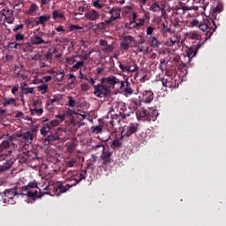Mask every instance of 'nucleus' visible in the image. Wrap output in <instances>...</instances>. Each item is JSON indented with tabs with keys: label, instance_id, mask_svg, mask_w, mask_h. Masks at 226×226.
Segmentation results:
<instances>
[{
	"label": "nucleus",
	"instance_id": "nucleus-1",
	"mask_svg": "<svg viewBox=\"0 0 226 226\" xmlns=\"http://www.w3.org/2000/svg\"><path fill=\"white\" fill-rule=\"evenodd\" d=\"M119 83L120 80L115 76L102 78L101 84L94 86V95L99 99L109 98L113 95L114 87Z\"/></svg>",
	"mask_w": 226,
	"mask_h": 226
},
{
	"label": "nucleus",
	"instance_id": "nucleus-2",
	"mask_svg": "<svg viewBox=\"0 0 226 226\" xmlns=\"http://www.w3.org/2000/svg\"><path fill=\"white\" fill-rule=\"evenodd\" d=\"M189 26L190 27L198 26L200 31H202V33H205L206 37L204 39V41H207V40H209V38H211V36L214 34V33L217 29L216 23L211 18H209L208 19H203L201 23H200V21L197 19H192L189 23Z\"/></svg>",
	"mask_w": 226,
	"mask_h": 226
},
{
	"label": "nucleus",
	"instance_id": "nucleus-3",
	"mask_svg": "<svg viewBox=\"0 0 226 226\" xmlns=\"http://www.w3.org/2000/svg\"><path fill=\"white\" fill-rule=\"evenodd\" d=\"M159 117V112L156 109H144L140 108L136 111V118L142 122H155Z\"/></svg>",
	"mask_w": 226,
	"mask_h": 226
},
{
	"label": "nucleus",
	"instance_id": "nucleus-4",
	"mask_svg": "<svg viewBox=\"0 0 226 226\" xmlns=\"http://www.w3.org/2000/svg\"><path fill=\"white\" fill-rule=\"evenodd\" d=\"M121 120L122 117L118 116V113L111 115V117L109 115L102 117V124L106 125L108 132L111 133L117 132L121 128Z\"/></svg>",
	"mask_w": 226,
	"mask_h": 226
},
{
	"label": "nucleus",
	"instance_id": "nucleus-5",
	"mask_svg": "<svg viewBox=\"0 0 226 226\" xmlns=\"http://www.w3.org/2000/svg\"><path fill=\"white\" fill-rule=\"evenodd\" d=\"M20 192H22V196H27L28 198L39 199L47 194L38 188V185L35 182H30L27 185L22 186Z\"/></svg>",
	"mask_w": 226,
	"mask_h": 226
},
{
	"label": "nucleus",
	"instance_id": "nucleus-6",
	"mask_svg": "<svg viewBox=\"0 0 226 226\" xmlns=\"http://www.w3.org/2000/svg\"><path fill=\"white\" fill-rule=\"evenodd\" d=\"M0 195L2 196L4 204L15 205V198L17 196H22L21 188L15 187L11 189H5V191L1 192Z\"/></svg>",
	"mask_w": 226,
	"mask_h": 226
},
{
	"label": "nucleus",
	"instance_id": "nucleus-7",
	"mask_svg": "<svg viewBox=\"0 0 226 226\" xmlns=\"http://www.w3.org/2000/svg\"><path fill=\"white\" fill-rule=\"evenodd\" d=\"M71 187L72 185L70 184H67L65 185L63 184L53 185L49 183V185L44 188V194L53 197L59 196L62 193H65Z\"/></svg>",
	"mask_w": 226,
	"mask_h": 226
},
{
	"label": "nucleus",
	"instance_id": "nucleus-8",
	"mask_svg": "<svg viewBox=\"0 0 226 226\" xmlns=\"http://www.w3.org/2000/svg\"><path fill=\"white\" fill-rule=\"evenodd\" d=\"M118 68L123 73L127 72L132 74L139 71V67L135 62H132V60H125L124 64L118 62Z\"/></svg>",
	"mask_w": 226,
	"mask_h": 226
},
{
	"label": "nucleus",
	"instance_id": "nucleus-9",
	"mask_svg": "<svg viewBox=\"0 0 226 226\" xmlns=\"http://www.w3.org/2000/svg\"><path fill=\"white\" fill-rule=\"evenodd\" d=\"M111 109L123 120L130 117V114L127 112V107L124 102H116L113 106H111Z\"/></svg>",
	"mask_w": 226,
	"mask_h": 226
},
{
	"label": "nucleus",
	"instance_id": "nucleus-10",
	"mask_svg": "<svg viewBox=\"0 0 226 226\" xmlns=\"http://www.w3.org/2000/svg\"><path fill=\"white\" fill-rule=\"evenodd\" d=\"M113 162L112 152L109 150L102 152L99 157V162H97V168L107 169Z\"/></svg>",
	"mask_w": 226,
	"mask_h": 226
},
{
	"label": "nucleus",
	"instance_id": "nucleus-11",
	"mask_svg": "<svg viewBox=\"0 0 226 226\" xmlns=\"http://www.w3.org/2000/svg\"><path fill=\"white\" fill-rule=\"evenodd\" d=\"M87 170H81L79 172L76 173V176H72L71 177H65V180L69 182H74L70 185L71 187L76 186L81 181L87 178Z\"/></svg>",
	"mask_w": 226,
	"mask_h": 226
},
{
	"label": "nucleus",
	"instance_id": "nucleus-12",
	"mask_svg": "<svg viewBox=\"0 0 226 226\" xmlns=\"http://www.w3.org/2000/svg\"><path fill=\"white\" fill-rule=\"evenodd\" d=\"M34 133L31 131L21 132L17 134V138L25 144H32L34 140Z\"/></svg>",
	"mask_w": 226,
	"mask_h": 226
},
{
	"label": "nucleus",
	"instance_id": "nucleus-13",
	"mask_svg": "<svg viewBox=\"0 0 226 226\" xmlns=\"http://www.w3.org/2000/svg\"><path fill=\"white\" fill-rule=\"evenodd\" d=\"M203 43H205V41L202 42L200 41L197 45L191 46L186 49V56L189 59H192L197 55L199 49L202 47Z\"/></svg>",
	"mask_w": 226,
	"mask_h": 226
},
{
	"label": "nucleus",
	"instance_id": "nucleus-14",
	"mask_svg": "<svg viewBox=\"0 0 226 226\" xmlns=\"http://www.w3.org/2000/svg\"><path fill=\"white\" fill-rule=\"evenodd\" d=\"M135 38L132 35H124L122 36V41L120 42V49L122 50H128L130 49V44L132 41H134Z\"/></svg>",
	"mask_w": 226,
	"mask_h": 226
},
{
	"label": "nucleus",
	"instance_id": "nucleus-15",
	"mask_svg": "<svg viewBox=\"0 0 226 226\" xmlns=\"http://www.w3.org/2000/svg\"><path fill=\"white\" fill-rule=\"evenodd\" d=\"M154 100V92L153 91H143L141 102L146 104H149Z\"/></svg>",
	"mask_w": 226,
	"mask_h": 226
},
{
	"label": "nucleus",
	"instance_id": "nucleus-16",
	"mask_svg": "<svg viewBox=\"0 0 226 226\" xmlns=\"http://www.w3.org/2000/svg\"><path fill=\"white\" fill-rule=\"evenodd\" d=\"M59 132H56V134H50L48 135L45 139L46 142H48V144H54L56 141L58 142H63L64 141V138L61 137L60 135H58Z\"/></svg>",
	"mask_w": 226,
	"mask_h": 226
},
{
	"label": "nucleus",
	"instance_id": "nucleus-17",
	"mask_svg": "<svg viewBox=\"0 0 226 226\" xmlns=\"http://www.w3.org/2000/svg\"><path fill=\"white\" fill-rule=\"evenodd\" d=\"M109 14L111 15L109 17V20H111V22H115V20H117V19L120 18L121 8L117 7V6L111 8V10H109Z\"/></svg>",
	"mask_w": 226,
	"mask_h": 226
},
{
	"label": "nucleus",
	"instance_id": "nucleus-18",
	"mask_svg": "<svg viewBox=\"0 0 226 226\" xmlns=\"http://www.w3.org/2000/svg\"><path fill=\"white\" fill-rule=\"evenodd\" d=\"M161 83L163 87L170 88V89L176 88V85H177L176 81H174V79L171 78H169V79L162 78L161 79Z\"/></svg>",
	"mask_w": 226,
	"mask_h": 226
},
{
	"label": "nucleus",
	"instance_id": "nucleus-19",
	"mask_svg": "<svg viewBox=\"0 0 226 226\" xmlns=\"http://www.w3.org/2000/svg\"><path fill=\"white\" fill-rule=\"evenodd\" d=\"M99 160L100 158L96 154H92V157L88 159V163H87V166L90 170H95L96 168H98Z\"/></svg>",
	"mask_w": 226,
	"mask_h": 226
},
{
	"label": "nucleus",
	"instance_id": "nucleus-20",
	"mask_svg": "<svg viewBox=\"0 0 226 226\" xmlns=\"http://www.w3.org/2000/svg\"><path fill=\"white\" fill-rule=\"evenodd\" d=\"M100 17V12L96 10H90L88 12L85 13V19H87V20H98Z\"/></svg>",
	"mask_w": 226,
	"mask_h": 226
},
{
	"label": "nucleus",
	"instance_id": "nucleus-21",
	"mask_svg": "<svg viewBox=\"0 0 226 226\" xmlns=\"http://www.w3.org/2000/svg\"><path fill=\"white\" fill-rule=\"evenodd\" d=\"M42 104V102L41 100H37L34 102V106L36 108L31 109L32 116H41L43 114V109L42 107L38 109L37 106Z\"/></svg>",
	"mask_w": 226,
	"mask_h": 226
},
{
	"label": "nucleus",
	"instance_id": "nucleus-22",
	"mask_svg": "<svg viewBox=\"0 0 226 226\" xmlns=\"http://www.w3.org/2000/svg\"><path fill=\"white\" fill-rule=\"evenodd\" d=\"M13 79H22L23 80H27L28 76L21 73L20 67L19 65H14V74L12 76Z\"/></svg>",
	"mask_w": 226,
	"mask_h": 226
},
{
	"label": "nucleus",
	"instance_id": "nucleus-23",
	"mask_svg": "<svg viewBox=\"0 0 226 226\" xmlns=\"http://www.w3.org/2000/svg\"><path fill=\"white\" fill-rule=\"evenodd\" d=\"M147 41L152 49H158L161 46V41L156 36H150Z\"/></svg>",
	"mask_w": 226,
	"mask_h": 226
},
{
	"label": "nucleus",
	"instance_id": "nucleus-24",
	"mask_svg": "<svg viewBox=\"0 0 226 226\" xmlns=\"http://www.w3.org/2000/svg\"><path fill=\"white\" fill-rule=\"evenodd\" d=\"M61 101V97L54 95L53 98H50L48 102H47V106L46 108L49 110H52L54 109V106L53 104L56 102H59Z\"/></svg>",
	"mask_w": 226,
	"mask_h": 226
},
{
	"label": "nucleus",
	"instance_id": "nucleus-25",
	"mask_svg": "<svg viewBox=\"0 0 226 226\" xmlns=\"http://www.w3.org/2000/svg\"><path fill=\"white\" fill-rule=\"evenodd\" d=\"M28 84L26 82H24L21 84L20 89L23 93V94L27 95L28 94H34V87H27Z\"/></svg>",
	"mask_w": 226,
	"mask_h": 226
},
{
	"label": "nucleus",
	"instance_id": "nucleus-26",
	"mask_svg": "<svg viewBox=\"0 0 226 226\" xmlns=\"http://www.w3.org/2000/svg\"><path fill=\"white\" fill-rule=\"evenodd\" d=\"M13 165V162L11 160H7L3 165H0V173H4L9 171Z\"/></svg>",
	"mask_w": 226,
	"mask_h": 226
},
{
	"label": "nucleus",
	"instance_id": "nucleus-27",
	"mask_svg": "<svg viewBox=\"0 0 226 226\" xmlns=\"http://www.w3.org/2000/svg\"><path fill=\"white\" fill-rule=\"evenodd\" d=\"M33 45L39 46L44 43L48 45L49 41H44L39 34H35L34 36V40L32 41Z\"/></svg>",
	"mask_w": 226,
	"mask_h": 226
},
{
	"label": "nucleus",
	"instance_id": "nucleus-28",
	"mask_svg": "<svg viewBox=\"0 0 226 226\" xmlns=\"http://www.w3.org/2000/svg\"><path fill=\"white\" fill-rule=\"evenodd\" d=\"M138 131V124H130L126 127V133L124 134L126 137H129Z\"/></svg>",
	"mask_w": 226,
	"mask_h": 226
},
{
	"label": "nucleus",
	"instance_id": "nucleus-29",
	"mask_svg": "<svg viewBox=\"0 0 226 226\" xmlns=\"http://www.w3.org/2000/svg\"><path fill=\"white\" fill-rule=\"evenodd\" d=\"M50 19L49 15H42L41 17L35 18L36 20V26H44L45 22H49Z\"/></svg>",
	"mask_w": 226,
	"mask_h": 226
},
{
	"label": "nucleus",
	"instance_id": "nucleus-30",
	"mask_svg": "<svg viewBox=\"0 0 226 226\" xmlns=\"http://www.w3.org/2000/svg\"><path fill=\"white\" fill-rule=\"evenodd\" d=\"M50 130H51V127L49 126V124L45 120L41 129V134L46 137L47 134L49 133Z\"/></svg>",
	"mask_w": 226,
	"mask_h": 226
},
{
	"label": "nucleus",
	"instance_id": "nucleus-31",
	"mask_svg": "<svg viewBox=\"0 0 226 226\" xmlns=\"http://www.w3.org/2000/svg\"><path fill=\"white\" fill-rule=\"evenodd\" d=\"M141 106L140 100H133L130 103L129 109L132 110V113L135 112Z\"/></svg>",
	"mask_w": 226,
	"mask_h": 226
},
{
	"label": "nucleus",
	"instance_id": "nucleus-32",
	"mask_svg": "<svg viewBox=\"0 0 226 226\" xmlns=\"http://www.w3.org/2000/svg\"><path fill=\"white\" fill-rule=\"evenodd\" d=\"M188 38L191 40H201V34L200 32L192 31L187 34Z\"/></svg>",
	"mask_w": 226,
	"mask_h": 226
},
{
	"label": "nucleus",
	"instance_id": "nucleus-33",
	"mask_svg": "<svg viewBox=\"0 0 226 226\" xmlns=\"http://www.w3.org/2000/svg\"><path fill=\"white\" fill-rule=\"evenodd\" d=\"M113 26V23L109 19H104V22L99 23V29H107V27H110Z\"/></svg>",
	"mask_w": 226,
	"mask_h": 226
},
{
	"label": "nucleus",
	"instance_id": "nucleus-34",
	"mask_svg": "<svg viewBox=\"0 0 226 226\" xmlns=\"http://www.w3.org/2000/svg\"><path fill=\"white\" fill-rule=\"evenodd\" d=\"M17 101L15 98H4V106H17L16 104Z\"/></svg>",
	"mask_w": 226,
	"mask_h": 226
},
{
	"label": "nucleus",
	"instance_id": "nucleus-35",
	"mask_svg": "<svg viewBox=\"0 0 226 226\" xmlns=\"http://www.w3.org/2000/svg\"><path fill=\"white\" fill-rule=\"evenodd\" d=\"M92 6H94V8H97L98 10H102V8L105 6V4L102 0H92Z\"/></svg>",
	"mask_w": 226,
	"mask_h": 226
},
{
	"label": "nucleus",
	"instance_id": "nucleus-36",
	"mask_svg": "<svg viewBox=\"0 0 226 226\" xmlns=\"http://www.w3.org/2000/svg\"><path fill=\"white\" fill-rule=\"evenodd\" d=\"M92 150L94 152H99L101 154L105 153V146L103 144H99L92 147Z\"/></svg>",
	"mask_w": 226,
	"mask_h": 226
},
{
	"label": "nucleus",
	"instance_id": "nucleus-37",
	"mask_svg": "<svg viewBox=\"0 0 226 226\" xmlns=\"http://www.w3.org/2000/svg\"><path fill=\"white\" fill-rule=\"evenodd\" d=\"M161 6L157 3H153L149 6V11H153V13H157V11H160Z\"/></svg>",
	"mask_w": 226,
	"mask_h": 226
},
{
	"label": "nucleus",
	"instance_id": "nucleus-38",
	"mask_svg": "<svg viewBox=\"0 0 226 226\" xmlns=\"http://www.w3.org/2000/svg\"><path fill=\"white\" fill-rule=\"evenodd\" d=\"M53 19L56 20V19H60L62 20H64L66 18L64 13H60L57 10H55L52 13Z\"/></svg>",
	"mask_w": 226,
	"mask_h": 226
},
{
	"label": "nucleus",
	"instance_id": "nucleus-39",
	"mask_svg": "<svg viewBox=\"0 0 226 226\" xmlns=\"http://www.w3.org/2000/svg\"><path fill=\"white\" fill-rule=\"evenodd\" d=\"M92 132L95 134L102 133L103 132V126L102 124L92 126Z\"/></svg>",
	"mask_w": 226,
	"mask_h": 226
},
{
	"label": "nucleus",
	"instance_id": "nucleus-40",
	"mask_svg": "<svg viewBox=\"0 0 226 226\" xmlns=\"http://www.w3.org/2000/svg\"><path fill=\"white\" fill-rule=\"evenodd\" d=\"M25 156L27 158V159H30V160H35L37 159V154L36 153H34V151H26L25 152Z\"/></svg>",
	"mask_w": 226,
	"mask_h": 226
},
{
	"label": "nucleus",
	"instance_id": "nucleus-41",
	"mask_svg": "<svg viewBox=\"0 0 226 226\" xmlns=\"http://www.w3.org/2000/svg\"><path fill=\"white\" fill-rule=\"evenodd\" d=\"M124 92L126 96L132 95L134 93L133 89L130 87L129 83H126V86L124 88Z\"/></svg>",
	"mask_w": 226,
	"mask_h": 226
},
{
	"label": "nucleus",
	"instance_id": "nucleus-42",
	"mask_svg": "<svg viewBox=\"0 0 226 226\" xmlns=\"http://www.w3.org/2000/svg\"><path fill=\"white\" fill-rule=\"evenodd\" d=\"M10 147V141L9 140H4L0 144V154H2L5 149L9 148Z\"/></svg>",
	"mask_w": 226,
	"mask_h": 226
},
{
	"label": "nucleus",
	"instance_id": "nucleus-43",
	"mask_svg": "<svg viewBox=\"0 0 226 226\" xmlns=\"http://www.w3.org/2000/svg\"><path fill=\"white\" fill-rule=\"evenodd\" d=\"M77 166V160L72 159L69 161H65V168H73Z\"/></svg>",
	"mask_w": 226,
	"mask_h": 226
},
{
	"label": "nucleus",
	"instance_id": "nucleus-44",
	"mask_svg": "<svg viewBox=\"0 0 226 226\" xmlns=\"http://www.w3.org/2000/svg\"><path fill=\"white\" fill-rule=\"evenodd\" d=\"M82 66H84V61H79L74 65H72V69H71V72H76V71Z\"/></svg>",
	"mask_w": 226,
	"mask_h": 226
},
{
	"label": "nucleus",
	"instance_id": "nucleus-45",
	"mask_svg": "<svg viewBox=\"0 0 226 226\" xmlns=\"http://www.w3.org/2000/svg\"><path fill=\"white\" fill-rule=\"evenodd\" d=\"M26 25L28 26V27H34L36 26V18H32L30 19H26L25 21Z\"/></svg>",
	"mask_w": 226,
	"mask_h": 226
},
{
	"label": "nucleus",
	"instance_id": "nucleus-46",
	"mask_svg": "<svg viewBox=\"0 0 226 226\" xmlns=\"http://www.w3.org/2000/svg\"><path fill=\"white\" fill-rule=\"evenodd\" d=\"M154 31H155V27L154 26H147V29H146V34L147 36H152V34H154Z\"/></svg>",
	"mask_w": 226,
	"mask_h": 226
},
{
	"label": "nucleus",
	"instance_id": "nucleus-47",
	"mask_svg": "<svg viewBox=\"0 0 226 226\" xmlns=\"http://www.w3.org/2000/svg\"><path fill=\"white\" fill-rule=\"evenodd\" d=\"M56 81H58V83H61L64 81V72H56Z\"/></svg>",
	"mask_w": 226,
	"mask_h": 226
},
{
	"label": "nucleus",
	"instance_id": "nucleus-48",
	"mask_svg": "<svg viewBox=\"0 0 226 226\" xmlns=\"http://www.w3.org/2000/svg\"><path fill=\"white\" fill-rule=\"evenodd\" d=\"M47 123L49 124V126L51 128L56 127L61 124V122L57 119H54V120L47 122Z\"/></svg>",
	"mask_w": 226,
	"mask_h": 226
},
{
	"label": "nucleus",
	"instance_id": "nucleus-49",
	"mask_svg": "<svg viewBox=\"0 0 226 226\" xmlns=\"http://www.w3.org/2000/svg\"><path fill=\"white\" fill-rule=\"evenodd\" d=\"M122 12L124 13V15H130V13H132V7L126 6L123 9Z\"/></svg>",
	"mask_w": 226,
	"mask_h": 226
},
{
	"label": "nucleus",
	"instance_id": "nucleus-50",
	"mask_svg": "<svg viewBox=\"0 0 226 226\" xmlns=\"http://www.w3.org/2000/svg\"><path fill=\"white\" fill-rule=\"evenodd\" d=\"M79 171H76V170H69L67 171V174L65 175V178H70L71 177H77V174Z\"/></svg>",
	"mask_w": 226,
	"mask_h": 226
},
{
	"label": "nucleus",
	"instance_id": "nucleus-51",
	"mask_svg": "<svg viewBox=\"0 0 226 226\" xmlns=\"http://www.w3.org/2000/svg\"><path fill=\"white\" fill-rule=\"evenodd\" d=\"M38 9V5L36 4H33L28 11L29 15H33V13H34V11H36V10Z\"/></svg>",
	"mask_w": 226,
	"mask_h": 226
},
{
	"label": "nucleus",
	"instance_id": "nucleus-52",
	"mask_svg": "<svg viewBox=\"0 0 226 226\" xmlns=\"http://www.w3.org/2000/svg\"><path fill=\"white\" fill-rule=\"evenodd\" d=\"M39 91H44L42 94H45L49 89V86L47 84H42L38 87Z\"/></svg>",
	"mask_w": 226,
	"mask_h": 226
},
{
	"label": "nucleus",
	"instance_id": "nucleus-53",
	"mask_svg": "<svg viewBox=\"0 0 226 226\" xmlns=\"http://www.w3.org/2000/svg\"><path fill=\"white\" fill-rule=\"evenodd\" d=\"M24 38H25V35H24L23 34H21V33H16V34H15V40H16L17 41H22V40H24Z\"/></svg>",
	"mask_w": 226,
	"mask_h": 226
},
{
	"label": "nucleus",
	"instance_id": "nucleus-54",
	"mask_svg": "<svg viewBox=\"0 0 226 226\" xmlns=\"http://www.w3.org/2000/svg\"><path fill=\"white\" fill-rule=\"evenodd\" d=\"M170 43L171 44V46H175L176 43H179L178 37L177 36L171 37L170 40Z\"/></svg>",
	"mask_w": 226,
	"mask_h": 226
},
{
	"label": "nucleus",
	"instance_id": "nucleus-55",
	"mask_svg": "<svg viewBox=\"0 0 226 226\" xmlns=\"http://www.w3.org/2000/svg\"><path fill=\"white\" fill-rule=\"evenodd\" d=\"M91 89L90 86L87 83L81 84V91L82 92H87Z\"/></svg>",
	"mask_w": 226,
	"mask_h": 226
},
{
	"label": "nucleus",
	"instance_id": "nucleus-56",
	"mask_svg": "<svg viewBox=\"0 0 226 226\" xmlns=\"http://www.w3.org/2000/svg\"><path fill=\"white\" fill-rule=\"evenodd\" d=\"M75 151V145L73 143H71L67 145V152L70 154H72Z\"/></svg>",
	"mask_w": 226,
	"mask_h": 226
},
{
	"label": "nucleus",
	"instance_id": "nucleus-57",
	"mask_svg": "<svg viewBox=\"0 0 226 226\" xmlns=\"http://www.w3.org/2000/svg\"><path fill=\"white\" fill-rule=\"evenodd\" d=\"M112 146L115 148L121 147H122V142L119 139H115V140H113Z\"/></svg>",
	"mask_w": 226,
	"mask_h": 226
},
{
	"label": "nucleus",
	"instance_id": "nucleus-58",
	"mask_svg": "<svg viewBox=\"0 0 226 226\" xmlns=\"http://www.w3.org/2000/svg\"><path fill=\"white\" fill-rule=\"evenodd\" d=\"M65 62H67L68 64H73L74 63H76L75 56L65 58Z\"/></svg>",
	"mask_w": 226,
	"mask_h": 226
},
{
	"label": "nucleus",
	"instance_id": "nucleus-59",
	"mask_svg": "<svg viewBox=\"0 0 226 226\" xmlns=\"http://www.w3.org/2000/svg\"><path fill=\"white\" fill-rule=\"evenodd\" d=\"M31 144L28 143H25V145L22 147V154L25 155V153L29 151V147H30Z\"/></svg>",
	"mask_w": 226,
	"mask_h": 226
},
{
	"label": "nucleus",
	"instance_id": "nucleus-60",
	"mask_svg": "<svg viewBox=\"0 0 226 226\" xmlns=\"http://www.w3.org/2000/svg\"><path fill=\"white\" fill-rule=\"evenodd\" d=\"M19 46H21V43L13 41V42H11V43H10L9 48L11 49H17Z\"/></svg>",
	"mask_w": 226,
	"mask_h": 226
},
{
	"label": "nucleus",
	"instance_id": "nucleus-61",
	"mask_svg": "<svg viewBox=\"0 0 226 226\" xmlns=\"http://www.w3.org/2000/svg\"><path fill=\"white\" fill-rule=\"evenodd\" d=\"M69 107L74 108L76 106V102L75 100L72 99V97L69 96Z\"/></svg>",
	"mask_w": 226,
	"mask_h": 226
},
{
	"label": "nucleus",
	"instance_id": "nucleus-62",
	"mask_svg": "<svg viewBox=\"0 0 226 226\" xmlns=\"http://www.w3.org/2000/svg\"><path fill=\"white\" fill-rule=\"evenodd\" d=\"M52 58H53V56L51 53V49H49L45 55V59L46 61H49V60H52Z\"/></svg>",
	"mask_w": 226,
	"mask_h": 226
},
{
	"label": "nucleus",
	"instance_id": "nucleus-63",
	"mask_svg": "<svg viewBox=\"0 0 226 226\" xmlns=\"http://www.w3.org/2000/svg\"><path fill=\"white\" fill-rule=\"evenodd\" d=\"M78 29H82L79 25H72L69 26V31H77Z\"/></svg>",
	"mask_w": 226,
	"mask_h": 226
},
{
	"label": "nucleus",
	"instance_id": "nucleus-64",
	"mask_svg": "<svg viewBox=\"0 0 226 226\" xmlns=\"http://www.w3.org/2000/svg\"><path fill=\"white\" fill-rule=\"evenodd\" d=\"M144 24H145L144 19H139L138 21L136 22V26L138 27H141V26H144Z\"/></svg>",
	"mask_w": 226,
	"mask_h": 226
}]
</instances>
